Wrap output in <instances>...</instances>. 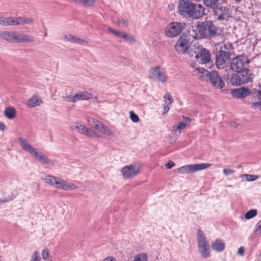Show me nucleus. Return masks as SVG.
I'll list each match as a JSON object with an SVG mask.
<instances>
[{
  "instance_id": "1",
  "label": "nucleus",
  "mask_w": 261,
  "mask_h": 261,
  "mask_svg": "<svg viewBox=\"0 0 261 261\" xmlns=\"http://www.w3.org/2000/svg\"><path fill=\"white\" fill-rule=\"evenodd\" d=\"M194 72L199 74V78L201 80L208 78L211 84L216 88L222 89L225 85L221 77L216 71L210 72L203 68H196Z\"/></svg>"
},
{
  "instance_id": "2",
  "label": "nucleus",
  "mask_w": 261,
  "mask_h": 261,
  "mask_svg": "<svg viewBox=\"0 0 261 261\" xmlns=\"http://www.w3.org/2000/svg\"><path fill=\"white\" fill-rule=\"evenodd\" d=\"M43 180L51 186L64 191H73L78 188L74 183L53 175L46 176Z\"/></svg>"
},
{
  "instance_id": "3",
  "label": "nucleus",
  "mask_w": 261,
  "mask_h": 261,
  "mask_svg": "<svg viewBox=\"0 0 261 261\" xmlns=\"http://www.w3.org/2000/svg\"><path fill=\"white\" fill-rule=\"evenodd\" d=\"M31 18L26 17H1L0 24L3 25H16L21 24H29L33 22Z\"/></svg>"
},
{
  "instance_id": "4",
  "label": "nucleus",
  "mask_w": 261,
  "mask_h": 261,
  "mask_svg": "<svg viewBox=\"0 0 261 261\" xmlns=\"http://www.w3.org/2000/svg\"><path fill=\"white\" fill-rule=\"evenodd\" d=\"M211 166L208 163H201L198 164L187 165L177 169V172L179 174H191L206 169Z\"/></svg>"
},
{
  "instance_id": "5",
  "label": "nucleus",
  "mask_w": 261,
  "mask_h": 261,
  "mask_svg": "<svg viewBox=\"0 0 261 261\" xmlns=\"http://www.w3.org/2000/svg\"><path fill=\"white\" fill-rule=\"evenodd\" d=\"M185 27V23L178 22H171L165 28V34L168 37H175L181 32Z\"/></svg>"
},
{
  "instance_id": "6",
  "label": "nucleus",
  "mask_w": 261,
  "mask_h": 261,
  "mask_svg": "<svg viewBox=\"0 0 261 261\" xmlns=\"http://www.w3.org/2000/svg\"><path fill=\"white\" fill-rule=\"evenodd\" d=\"M88 121L91 127L97 130L100 133L109 137L114 136V132L108 126L104 125L99 121L93 118H90L88 119Z\"/></svg>"
},
{
  "instance_id": "7",
  "label": "nucleus",
  "mask_w": 261,
  "mask_h": 261,
  "mask_svg": "<svg viewBox=\"0 0 261 261\" xmlns=\"http://www.w3.org/2000/svg\"><path fill=\"white\" fill-rule=\"evenodd\" d=\"M248 61L246 57L242 56L232 59L230 63L231 69L237 73H240L247 69Z\"/></svg>"
},
{
  "instance_id": "8",
  "label": "nucleus",
  "mask_w": 261,
  "mask_h": 261,
  "mask_svg": "<svg viewBox=\"0 0 261 261\" xmlns=\"http://www.w3.org/2000/svg\"><path fill=\"white\" fill-rule=\"evenodd\" d=\"M148 76L153 81L162 83L166 82L167 79L166 72L159 66L151 68L149 71Z\"/></svg>"
},
{
  "instance_id": "9",
  "label": "nucleus",
  "mask_w": 261,
  "mask_h": 261,
  "mask_svg": "<svg viewBox=\"0 0 261 261\" xmlns=\"http://www.w3.org/2000/svg\"><path fill=\"white\" fill-rule=\"evenodd\" d=\"M140 166L139 164H133L123 167L121 173L124 178L130 179L137 175L140 172Z\"/></svg>"
},
{
  "instance_id": "10",
  "label": "nucleus",
  "mask_w": 261,
  "mask_h": 261,
  "mask_svg": "<svg viewBox=\"0 0 261 261\" xmlns=\"http://www.w3.org/2000/svg\"><path fill=\"white\" fill-rule=\"evenodd\" d=\"M230 81L233 85H241L251 81V75L247 69L239 74H234L231 77Z\"/></svg>"
},
{
  "instance_id": "11",
  "label": "nucleus",
  "mask_w": 261,
  "mask_h": 261,
  "mask_svg": "<svg viewBox=\"0 0 261 261\" xmlns=\"http://www.w3.org/2000/svg\"><path fill=\"white\" fill-rule=\"evenodd\" d=\"M190 46V40L189 36L182 35L177 41L174 46L175 49L179 54H185Z\"/></svg>"
},
{
  "instance_id": "12",
  "label": "nucleus",
  "mask_w": 261,
  "mask_h": 261,
  "mask_svg": "<svg viewBox=\"0 0 261 261\" xmlns=\"http://www.w3.org/2000/svg\"><path fill=\"white\" fill-rule=\"evenodd\" d=\"M197 31H200L204 38L213 36L216 33L215 27L211 21H206L200 24L199 28Z\"/></svg>"
},
{
  "instance_id": "13",
  "label": "nucleus",
  "mask_w": 261,
  "mask_h": 261,
  "mask_svg": "<svg viewBox=\"0 0 261 261\" xmlns=\"http://www.w3.org/2000/svg\"><path fill=\"white\" fill-rule=\"evenodd\" d=\"M73 127L75 130H76L79 133L81 134L85 135L91 138H100V136L98 135L95 130L88 128L79 122H75L73 124Z\"/></svg>"
},
{
  "instance_id": "14",
  "label": "nucleus",
  "mask_w": 261,
  "mask_h": 261,
  "mask_svg": "<svg viewBox=\"0 0 261 261\" xmlns=\"http://www.w3.org/2000/svg\"><path fill=\"white\" fill-rule=\"evenodd\" d=\"M92 97L91 94L87 91H80L75 95H70L63 97V99L66 102H75L78 100H84L90 99Z\"/></svg>"
},
{
  "instance_id": "15",
  "label": "nucleus",
  "mask_w": 261,
  "mask_h": 261,
  "mask_svg": "<svg viewBox=\"0 0 261 261\" xmlns=\"http://www.w3.org/2000/svg\"><path fill=\"white\" fill-rule=\"evenodd\" d=\"M195 51V58L197 62L201 64H206L211 61V54L209 51L202 47H198Z\"/></svg>"
},
{
  "instance_id": "16",
  "label": "nucleus",
  "mask_w": 261,
  "mask_h": 261,
  "mask_svg": "<svg viewBox=\"0 0 261 261\" xmlns=\"http://www.w3.org/2000/svg\"><path fill=\"white\" fill-rule=\"evenodd\" d=\"M193 3L189 0H179L178 11L179 13L183 16L190 17L191 9Z\"/></svg>"
},
{
  "instance_id": "17",
  "label": "nucleus",
  "mask_w": 261,
  "mask_h": 261,
  "mask_svg": "<svg viewBox=\"0 0 261 261\" xmlns=\"http://www.w3.org/2000/svg\"><path fill=\"white\" fill-rule=\"evenodd\" d=\"M229 59L228 54L225 51H219L216 59V65L218 69L224 68Z\"/></svg>"
},
{
  "instance_id": "18",
  "label": "nucleus",
  "mask_w": 261,
  "mask_h": 261,
  "mask_svg": "<svg viewBox=\"0 0 261 261\" xmlns=\"http://www.w3.org/2000/svg\"><path fill=\"white\" fill-rule=\"evenodd\" d=\"M214 13L216 17L219 20H227L230 17V14L228 9L225 7H220L215 9Z\"/></svg>"
},
{
  "instance_id": "19",
  "label": "nucleus",
  "mask_w": 261,
  "mask_h": 261,
  "mask_svg": "<svg viewBox=\"0 0 261 261\" xmlns=\"http://www.w3.org/2000/svg\"><path fill=\"white\" fill-rule=\"evenodd\" d=\"M35 41V38L32 35H28L15 32L14 42L32 43Z\"/></svg>"
},
{
  "instance_id": "20",
  "label": "nucleus",
  "mask_w": 261,
  "mask_h": 261,
  "mask_svg": "<svg viewBox=\"0 0 261 261\" xmlns=\"http://www.w3.org/2000/svg\"><path fill=\"white\" fill-rule=\"evenodd\" d=\"M204 9L202 6L198 4H193L190 17L193 18H199L204 14Z\"/></svg>"
},
{
  "instance_id": "21",
  "label": "nucleus",
  "mask_w": 261,
  "mask_h": 261,
  "mask_svg": "<svg viewBox=\"0 0 261 261\" xmlns=\"http://www.w3.org/2000/svg\"><path fill=\"white\" fill-rule=\"evenodd\" d=\"M231 94L233 97L244 98L249 95L251 92L248 88L241 87L232 90Z\"/></svg>"
},
{
  "instance_id": "22",
  "label": "nucleus",
  "mask_w": 261,
  "mask_h": 261,
  "mask_svg": "<svg viewBox=\"0 0 261 261\" xmlns=\"http://www.w3.org/2000/svg\"><path fill=\"white\" fill-rule=\"evenodd\" d=\"M252 102L251 107L254 110L261 111V90L254 92L252 94Z\"/></svg>"
},
{
  "instance_id": "23",
  "label": "nucleus",
  "mask_w": 261,
  "mask_h": 261,
  "mask_svg": "<svg viewBox=\"0 0 261 261\" xmlns=\"http://www.w3.org/2000/svg\"><path fill=\"white\" fill-rule=\"evenodd\" d=\"M185 122H180L174 126L172 129V132L174 135L179 136L181 131L191 123V119L188 117H183Z\"/></svg>"
},
{
  "instance_id": "24",
  "label": "nucleus",
  "mask_w": 261,
  "mask_h": 261,
  "mask_svg": "<svg viewBox=\"0 0 261 261\" xmlns=\"http://www.w3.org/2000/svg\"><path fill=\"white\" fill-rule=\"evenodd\" d=\"M18 142L21 148L25 151L30 153L31 155L35 151L36 148L31 145L28 141L23 137L18 139Z\"/></svg>"
},
{
  "instance_id": "25",
  "label": "nucleus",
  "mask_w": 261,
  "mask_h": 261,
  "mask_svg": "<svg viewBox=\"0 0 261 261\" xmlns=\"http://www.w3.org/2000/svg\"><path fill=\"white\" fill-rule=\"evenodd\" d=\"M63 39L65 41H69L72 43L80 44H86L88 43L86 40L69 34H64L63 36Z\"/></svg>"
},
{
  "instance_id": "26",
  "label": "nucleus",
  "mask_w": 261,
  "mask_h": 261,
  "mask_svg": "<svg viewBox=\"0 0 261 261\" xmlns=\"http://www.w3.org/2000/svg\"><path fill=\"white\" fill-rule=\"evenodd\" d=\"M35 159L43 164H50L52 163V161L44 155L42 152H39L37 149L31 155Z\"/></svg>"
},
{
  "instance_id": "27",
  "label": "nucleus",
  "mask_w": 261,
  "mask_h": 261,
  "mask_svg": "<svg viewBox=\"0 0 261 261\" xmlns=\"http://www.w3.org/2000/svg\"><path fill=\"white\" fill-rule=\"evenodd\" d=\"M42 103L41 97L37 94H35L29 99L27 105L29 107L34 108L40 106Z\"/></svg>"
},
{
  "instance_id": "28",
  "label": "nucleus",
  "mask_w": 261,
  "mask_h": 261,
  "mask_svg": "<svg viewBox=\"0 0 261 261\" xmlns=\"http://www.w3.org/2000/svg\"><path fill=\"white\" fill-rule=\"evenodd\" d=\"M225 247L224 242L221 239H216L211 244L212 249L217 252H222L224 250Z\"/></svg>"
},
{
  "instance_id": "29",
  "label": "nucleus",
  "mask_w": 261,
  "mask_h": 261,
  "mask_svg": "<svg viewBox=\"0 0 261 261\" xmlns=\"http://www.w3.org/2000/svg\"><path fill=\"white\" fill-rule=\"evenodd\" d=\"M197 237L198 246L209 245L208 240L201 230H198Z\"/></svg>"
},
{
  "instance_id": "30",
  "label": "nucleus",
  "mask_w": 261,
  "mask_h": 261,
  "mask_svg": "<svg viewBox=\"0 0 261 261\" xmlns=\"http://www.w3.org/2000/svg\"><path fill=\"white\" fill-rule=\"evenodd\" d=\"M14 32L2 31L0 32V38L8 41L14 42Z\"/></svg>"
},
{
  "instance_id": "31",
  "label": "nucleus",
  "mask_w": 261,
  "mask_h": 261,
  "mask_svg": "<svg viewBox=\"0 0 261 261\" xmlns=\"http://www.w3.org/2000/svg\"><path fill=\"white\" fill-rule=\"evenodd\" d=\"M165 102L166 105L164 107V114L167 113L170 109V106L172 105L173 99L169 93H166L164 95Z\"/></svg>"
},
{
  "instance_id": "32",
  "label": "nucleus",
  "mask_w": 261,
  "mask_h": 261,
  "mask_svg": "<svg viewBox=\"0 0 261 261\" xmlns=\"http://www.w3.org/2000/svg\"><path fill=\"white\" fill-rule=\"evenodd\" d=\"M199 252L204 258H207L210 256V249L209 245L198 246Z\"/></svg>"
},
{
  "instance_id": "33",
  "label": "nucleus",
  "mask_w": 261,
  "mask_h": 261,
  "mask_svg": "<svg viewBox=\"0 0 261 261\" xmlns=\"http://www.w3.org/2000/svg\"><path fill=\"white\" fill-rule=\"evenodd\" d=\"M200 24H197L196 26L192 27V31L190 32V36L194 38L195 39H199L203 37V35H201L200 31H197V29L199 28Z\"/></svg>"
},
{
  "instance_id": "34",
  "label": "nucleus",
  "mask_w": 261,
  "mask_h": 261,
  "mask_svg": "<svg viewBox=\"0 0 261 261\" xmlns=\"http://www.w3.org/2000/svg\"><path fill=\"white\" fill-rule=\"evenodd\" d=\"M5 115L7 118L10 119H12L15 118L16 115V112L14 109L12 108H7L5 109Z\"/></svg>"
},
{
  "instance_id": "35",
  "label": "nucleus",
  "mask_w": 261,
  "mask_h": 261,
  "mask_svg": "<svg viewBox=\"0 0 261 261\" xmlns=\"http://www.w3.org/2000/svg\"><path fill=\"white\" fill-rule=\"evenodd\" d=\"M204 5L212 9H216L217 7L218 0H203Z\"/></svg>"
},
{
  "instance_id": "36",
  "label": "nucleus",
  "mask_w": 261,
  "mask_h": 261,
  "mask_svg": "<svg viewBox=\"0 0 261 261\" xmlns=\"http://www.w3.org/2000/svg\"><path fill=\"white\" fill-rule=\"evenodd\" d=\"M239 177L242 179L245 177L246 180H247V181H253L259 178V176L258 175L248 174H244L240 175Z\"/></svg>"
},
{
  "instance_id": "37",
  "label": "nucleus",
  "mask_w": 261,
  "mask_h": 261,
  "mask_svg": "<svg viewBox=\"0 0 261 261\" xmlns=\"http://www.w3.org/2000/svg\"><path fill=\"white\" fill-rule=\"evenodd\" d=\"M121 38L130 43H134L136 41L135 38L133 36L125 32H123L122 36H121Z\"/></svg>"
},
{
  "instance_id": "38",
  "label": "nucleus",
  "mask_w": 261,
  "mask_h": 261,
  "mask_svg": "<svg viewBox=\"0 0 261 261\" xmlns=\"http://www.w3.org/2000/svg\"><path fill=\"white\" fill-rule=\"evenodd\" d=\"M257 210H255V209H251L250 210H249V211H248L245 215V218L246 219H251L252 218H253L254 217H255L256 215H257Z\"/></svg>"
},
{
  "instance_id": "39",
  "label": "nucleus",
  "mask_w": 261,
  "mask_h": 261,
  "mask_svg": "<svg viewBox=\"0 0 261 261\" xmlns=\"http://www.w3.org/2000/svg\"><path fill=\"white\" fill-rule=\"evenodd\" d=\"M147 255L146 254L143 253L138 254L133 261H147Z\"/></svg>"
},
{
  "instance_id": "40",
  "label": "nucleus",
  "mask_w": 261,
  "mask_h": 261,
  "mask_svg": "<svg viewBox=\"0 0 261 261\" xmlns=\"http://www.w3.org/2000/svg\"><path fill=\"white\" fill-rule=\"evenodd\" d=\"M41 256H42V258L44 260H48L49 256V250L46 248H45L44 249H43L41 252Z\"/></svg>"
},
{
  "instance_id": "41",
  "label": "nucleus",
  "mask_w": 261,
  "mask_h": 261,
  "mask_svg": "<svg viewBox=\"0 0 261 261\" xmlns=\"http://www.w3.org/2000/svg\"><path fill=\"white\" fill-rule=\"evenodd\" d=\"M107 30H108V32H109L110 33H112V34H113L114 35H116L118 37H119V38H121V36H122V34L123 33V32H121V31H118V30H116L113 29H112L111 28H108L107 29Z\"/></svg>"
},
{
  "instance_id": "42",
  "label": "nucleus",
  "mask_w": 261,
  "mask_h": 261,
  "mask_svg": "<svg viewBox=\"0 0 261 261\" xmlns=\"http://www.w3.org/2000/svg\"><path fill=\"white\" fill-rule=\"evenodd\" d=\"M30 261H41V258L38 252L35 251L32 254Z\"/></svg>"
},
{
  "instance_id": "43",
  "label": "nucleus",
  "mask_w": 261,
  "mask_h": 261,
  "mask_svg": "<svg viewBox=\"0 0 261 261\" xmlns=\"http://www.w3.org/2000/svg\"><path fill=\"white\" fill-rule=\"evenodd\" d=\"M130 114V118L131 120L134 122H138L139 121V117L133 112L130 111L129 112Z\"/></svg>"
},
{
  "instance_id": "44",
  "label": "nucleus",
  "mask_w": 261,
  "mask_h": 261,
  "mask_svg": "<svg viewBox=\"0 0 261 261\" xmlns=\"http://www.w3.org/2000/svg\"><path fill=\"white\" fill-rule=\"evenodd\" d=\"M254 234L256 235L261 234V220L256 225Z\"/></svg>"
},
{
  "instance_id": "45",
  "label": "nucleus",
  "mask_w": 261,
  "mask_h": 261,
  "mask_svg": "<svg viewBox=\"0 0 261 261\" xmlns=\"http://www.w3.org/2000/svg\"><path fill=\"white\" fill-rule=\"evenodd\" d=\"M95 0H83L82 4L86 7H90L94 5Z\"/></svg>"
},
{
  "instance_id": "46",
  "label": "nucleus",
  "mask_w": 261,
  "mask_h": 261,
  "mask_svg": "<svg viewBox=\"0 0 261 261\" xmlns=\"http://www.w3.org/2000/svg\"><path fill=\"white\" fill-rule=\"evenodd\" d=\"M234 172H235L234 170H232L229 168L224 169L223 170V174L225 176H227L228 175H232L234 173Z\"/></svg>"
},
{
  "instance_id": "47",
  "label": "nucleus",
  "mask_w": 261,
  "mask_h": 261,
  "mask_svg": "<svg viewBox=\"0 0 261 261\" xmlns=\"http://www.w3.org/2000/svg\"><path fill=\"white\" fill-rule=\"evenodd\" d=\"M118 24L121 26L125 27L128 25V21L123 19H120L118 20Z\"/></svg>"
},
{
  "instance_id": "48",
  "label": "nucleus",
  "mask_w": 261,
  "mask_h": 261,
  "mask_svg": "<svg viewBox=\"0 0 261 261\" xmlns=\"http://www.w3.org/2000/svg\"><path fill=\"white\" fill-rule=\"evenodd\" d=\"M238 255L240 256H243L244 255V248L243 247H240L237 251Z\"/></svg>"
},
{
  "instance_id": "49",
  "label": "nucleus",
  "mask_w": 261,
  "mask_h": 261,
  "mask_svg": "<svg viewBox=\"0 0 261 261\" xmlns=\"http://www.w3.org/2000/svg\"><path fill=\"white\" fill-rule=\"evenodd\" d=\"M175 166V164L172 161H169L166 165V167L167 169H171Z\"/></svg>"
},
{
  "instance_id": "50",
  "label": "nucleus",
  "mask_w": 261,
  "mask_h": 261,
  "mask_svg": "<svg viewBox=\"0 0 261 261\" xmlns=\"http://www.w3.org/2000/svg\"><path fill=\"white\" fill-rule=\"evenodd\" d=\"M103 261H116L115 258L112 257H108L104 259Z\"/></svg>"
},
{
  "instance_id": "51",
  "label": "nucleus",
  "mask_w": 261,
  "mask_h": 261,
  "mask_svg": "<svg viewBox=\"0 0 261 261\" xmlns=\"http://www.w3.org/2000/svg\"><path fill=\"white\" fill-rule=\"evenodd\" d=\"M6 128L5 125L3 123L0 122V130H4Z\"/></svg>"
},
{
  "instance_id": "52",
  "label": "nucleus",
  "mask_w": 261,
  "mask_h": 261,
  "mask_svg": "<svg viewBox=\"0 0 261 261\" xmlns=\"http://www.w3.org/2000/svg\"><path fill=\"white\" fill-rule=\"evenodd\" d=\"M6 201H7V200H6V199H4V200L0 199V204H1L3 203H4Z\"/></svg>"
},
{
  "instance_id": "53",
  "label": "nucleus",
  "mask_w": 261,
  "mask_h": 261,
  "mask_svg": "<svg viewBox=\"0 0 261 261\" xmlns=\"http://www.w3.org/2000/svg\"><path fill=\"white\" fill-rule=\"evenodd\" d=\"M47 36V33H45L44 34V36L45 37V36Z\"/></svg>"
}]
</instances>
